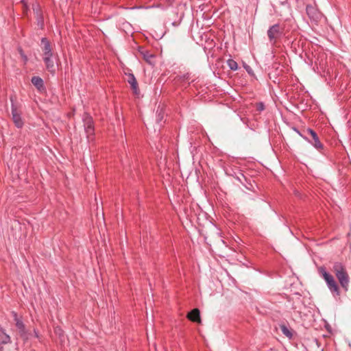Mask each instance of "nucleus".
I'll return each instance as SVG.
<instances>
[{
	"label": "nucleus",
	"mask_w": 351,
	"mask_h": 351,
	"mask_svg": "<svg viewBox=\"0 0 351 351\" xmlns=\"http://www.w3.org/2000/svg\"><path fill=\"white\" fill-rule=\"evenodd\" d=\"M332 271L338 279L341 287L347 291L350 283V278L345 265L340 262H335L332 265Z\"/></svg>",
	"instance_id": "f257e3e1"
},
{
	"label": "nucleus",
	"mask_w": 351,
	"mask_h": 351,
	"mask_svg": "<svg viewBox=\"0 0 351 351\" xmlns=\"http://www.w3.org/2000/svg\"><path fill=\"white\" fill-rule=\"evenodd\" d=\"M318 271L326 281L327 287L333 296H339L340 295L339 288L334 277L329 274L324 267H320L318 269Z\"/></svg>",
	"instance_id": "f03ea898"
},
{
	"label": "nucleus",
	"mask_w": 351,
	"mask_h": 351,
	"mask_svg": "<svg viewBox=\"0 0 351 351\" xmlns=\"http://www.w3.org/2000/svg\"><path fill=\"white\" fill-rule=\"evenodd\" d=\"M40 46L43 51V58L46 66H53L52 48L49 40L47 38H42Z\"/></svg>",
	"instance_id": "7ed1b4c3"
},
{
	"label": "nucleus",
	"mask_w": 351,
	"mask_h": 351,
	"mask_svg": "<svg viewBox=\"0 0 351 351\" xmlns=\"http://www.w3.org/2000/svg\"><path fill=\"white\" fill-rule=\"evenodd\" d=\"M12 315L19 335L24 341H27L30 338L31 333L26 328L22 318L19 317L16 312L12 311Z\"/></svg>",
	"instance_id": "20e7f679"
},
{
	"label": "nucleus",
	"mask_w": 351,
	"mask_h": 351,
	"mask_svg": "<svg viewBox=\"0 0 351 351\" xmlns=\"http://www.w3.org/2000/svg\"><path fill=\"white\" fill-rule=\"evenodd\" d=\"M305 132L311 136L312 140L308 137H303V138L311 144L317 151L321 152L322 150L324 149V145L319 141L317 134L311 128L306 129Z\"/></svg>",
	"instance_id": "39448f33"
},
{
	"label": "nucleus",
	"mask_w": 351,
	"mask_h": 351,
	"mask_svg": "<svg viewBox=\"0 0 351 351\" xmlns=\"http://www.w3.org/2000/svg\"><path fill=\"white\" fill-rule=\"evenodd\" d=\"M138 53L143 60L150 65L157 63L158 56L153 52L147 50L144 47H138Z\"/></svg>",
	"instance_id": "423d86ee"
},
{
	"label": "nucleus",
	"mask_w": 351,
	"mask_h": 351,
	"mask_svg": "<svg viewBox=\"0 0 351 351\" xmlns=\"http://www.w3.org/2000/svg\"><path fill=\"white\" fill-rule=\"evenodd\" d=\"M282 32L283 29L280 27L278 23L271 26L267 32L269 42L273 45L276 44V39L281 36Z\"/></svg>",
	"instance_id": "0eeeda50"
},
{
	"label": "nucleus",
	"mask_w": 351,
	"mask_h": 351,
	"mask_svg": "<svg viewBox=\"0 0 351 351\" xmlns=\"http://www.w3.org/2000/svg\"><path fill=\"white\" fill-rule=\"evenodd\" d=\"M12 105H11V114L12 119L15 125V126L18 128H22L24 122L21 117V112L18 110L16 106L14 104L12 99H10Z\"/></svg>",
	"instance_id": "6e6552de"
},
{
	"label": "nucleus",
	"mask_w": 351,
	"mask_h": 351,
	"mask_svg": "<svg viewBox=\"0 0 351 351\" xmlns=\"http://www.w3.org/2000/svg\"><path fill=\"white\" fill-rule=\"evenodd\" d=\"M82 120L87 138H90L95 134V128L93 118L89 114L84 113L82 117Z\"/></svg>",
	"instance_id": "1a4fd4ad"
},
{
	"label": "nucleus",
	"mask_w": 351,
	"mask_h": 351,
	"mask_svg": "<svg viewBox=\"0 0 351 351\" xmlns=\"http://www.w3.org/2000/svg\"><path fill=\"white\" fill-rule=\"evenodd\" d=\"M125 74L127 75L125 80L130 84L134 93L135 95L138 94V83L134 74L130 73V70L128 68L127 69V71L125 72Z\"/></svg>",
	"instance_id": "9d476101"
},
{
	"label": "nucleus",
	"mask_w": 351,
	"mask_h": 351,
	"mask_svg": "<svg viewBox=\"0 0 351 351\" xmlns=\"http://www.w3.org/2000/svg\"><path fill=\"white\" fill-rule=\"evenodd\" d=\"M313 69L315 73L324 77L326 80L331 79L333 67H313Z\"/></svg>",
	"instance_id": "9b49d317"
},
{
	"label": "nucleus",
	"mask_w": 351,
	"mask_h": 351,
	"mask_svg": "<svg viewBox=\"0 0 351 351\" xmlns=\"http://www.w3.org/2000/svg\"><path fill=\"white\" fill-rule=\"evenodd\" d=\"M187 317L192 322H200V312L198 308H194L191 311H190Z\"/></svg>",
	"instance_id": "f8f14e48"
},
{
	"label": "nucleus",
	"mask_w": 351,
	"mask_h": 351,
	"mask_svg": "<svg viewBox=\"0 0 351 351\" xmlns=\"http://www.w3.org/2000/svg\"><path fill=\"white\" fill-rule=\"evenodd\" d=\"M33 85L40 91L45 90L44 82L41 77L34 76L31 80Z\"/></svg>",
	"instance_id": "ddd939ff"
},
{
	"label": "nucleus",
	"mask_w": 351,
	"mask_h": 351,
	"mask_svg": "<svg viewBox=\"0 0 351 351\" xmlns=\"http://www.w3.org/2000/svg\"><path fill=\"white\" fill-rule=\"evenodd\" d=\"M306 12L311 19L315 20L316 19H317L318 12L317 9L312 5H306Z\"/></svg>",
	"instance_id": "4468645a"
},
{
	"label": "nucleus",
	"mask_w": 351,
	"mask_h": 351,
	"mask_svg": "<svg viewBox=\"0 0 351 351\" xmlns=\"http://www.w3.org/2000/svg\"><path fill=\"white\" fill-rule=\"evenodd\" d=\"M10 342V337L0 328V344H7Z\"/></svg>",
	"instance_id": "2eb2a0df"
},
{
	"label": "nucleus",
	"mask_w": 351,
	"mask_h": 351,
	"mask_svg": "<svg viewBox=\"0 0 351 351\" xmlns=\"http://www.w3.org/2000/svg\"><path fill=\"white\" fill-rule=\"evenodd\" d=\"M280 328L283 335H285L288 338L291 339L293 336L291 331L288 328V327L285 324H281L280 326Z\"/></svg>",
	"instance_id": "dca6fc26"
},
{
	"label": "nucleus",
	"mask_w": 351,
	"mask_h": 351,
	"mask_svg": "<svg viewBox=\"0 0 351 351\" xmlns=\"http://www.w3.org/2000/svg\"><path fill=\"white\" fill-rule=\"evenodd\" d=\"M33 10L36 17L43 14L38 4L33 5Z\"/></svg>",
	"instance_id": "f3484780"
},
{
	"label": "nucleus",
	"mask_w": 351,
	"mask_h": 351,
	"mask_svg": "<svg viewBox=\"0 0 351 351\" xmlns=\"http://www.w3.org/2000/svg\"><path fill=\"white\" fill-rule=\"evenodd\" d=\"M157 118H156V121L158 123H160L162 119H163V112H162V109H160L159 110V108H158L157 110Z\"/></svg>",
	"instance_id": "a211bd4d"
},
{
	"label": "nucleus",
	"mask_w": 351,
	"mask_h": 351,
	"mask_svg": "<svg viewBox=\"0 0 351 351\" xmlns=\"http://www.w3.org/2000/svg\"><path fill=\"white\" fill-rule=\"evenodd\" d=\"M226 62L228 66H238V64L233 59L230 58V56H229V58L226 60Z\"/></svg>",
	"instance_id": "6ab92c4d"
},
{
	"label": "nucleus",
	"mask_w": 351,
	"mask_h": 351,
	"mask_svg": "<svg viewBox=\"0 0 351 351\" xmlns=\"http://www.w3.org/2000/svg\"><path fill=\"white\" fill-rule=\"evenodd\" d=\"M36 19L38 25L42 28L44 25V19L43 14L40 15L39 16H36Z\"/></svg>",
	"instance_id": "aec40b11"
},
{
	"label": "nucleus",
	"mask_w": 351,
	"mask_h": 351,
	"mask_svg": "<svg viewBox=\"0 0 351 351\" xmlns=\"http://www.w3.org/2000/svg\"><path fill=\"white\" fill-rule=\"evenodd\" d=\"M265 105L263 102H259L256 105V110L259 112L264 110Z\"/></svg>",
	"instance_id": "412c9836"
},
{
	"label": "nucleus",
	"mask_w": 351,
	"mask_h": 351,
	"mask_svg": "<svg viewBox=\"0 0 351 351\" xmlns=\"http://www.w3.org/2000/svg\"><path fill=\"white\" fill-rule=\"evenodd\" d=\"M18 51L21 55V56L23 58L24 61H25V63H26L27 60V57L25 55L23 49L21 48H19L18 49Z\"/></svg>",
	"instance_id": "4be33fe9"
},
{
	"label": "nucleus",
	"mask_w": 351,
	"mask_h": 351,
	"mask_svg": "<svg viewBox=\"0 0 351 351\" xmlns=\"http://www.w3.org/2000/svg\"><path fill=\"white\" fill-rule=\"evenodd\" d=\"M55 332H56V335H58L59 337L62 336V335H63V333H64L63 330H62V328H60V327H56V328H55Z\"/></svg>",
	"instance_id": "5701e85b"
},
{
	"label": "nucleus",
	"mask_w": 351,
	"mask_h": 351,
	"mask_svg": "<svg viewBox=\"0 0 351 351\" xmlns=\"http://www.w3.org/2000/svg\"><path fill=\"white\" fill-rule=\"evenodd\" d=\"M246 71L251 75H254V72L252 70V67H244Z\"/></svg>",
	"instance_id": "b1692460"
},
{
	"label": "nucleus",
	"mask_w": 351,
	"mask_h": 351,
	"mask_svg": "<svg viewBox=\"0 0 351 351\" xmlns=\"http://www.w3.org/2000/svg\"><path fill=\"white\" fill-rule=\"evenodd\" d=\"M34 335L36 338H37L40 340V335L36 329H34Z\"/></svg>",
	"instance_id": "393cba45"
},
{
	"label": "nucleus",
	"mask_w": 351,
	"mask_h": 351,
	"mask_svg": "<svg viewBox=\"0 0 351 351\" xmlns=\"http://www.w3.org/2000/svg\"><path fill=\"white\" fill-rule=\"evenodd\" d=\"M294 130L300 135L302 138L306 137V136L303 135L298 129L295 128Z\"/></svg>",
	"instance_id": "a878e982"
},
{
	"label": "nucleus",
	"mask_w": 351,
	"mask_h": 351,
	"mask_svg": "<svg viewBox=\"0 0 351 351\" xmlns=\"http://www.w3.org/2000/svg\"><path fill=\"white\" fill-rule=\"evenodd\" d=\"M241 67H230V69L232 71H237Z\"/></svg>",
	"instance_id": "bb28decb"
},
{
	"label": "nucleus",
	"mask_w": 351,
	"mask_h": 351,
	"mask_svg": "<svg viewBox=\"0 0 351 351\" xmlns=\"http://www.w3.org/2000/svg\"><path fill=\"white\" fill-rule=\"evenodd\" d=\"M271 73L269 72V79H271V78H272V77H271Z\"/></svg>",
	"instance_id": "cd10ccee"
},
{
	"label": "nucleus",
	"mask_w": 351,
	"mask_h": 351,
	"mask_svg": "<svg viewBox=\"0 0 351 351\" xmlns=\"http://www.w3.org/2000/svg\"><path fill=\"white\" fill-rule=\"evenodd\" d=\"M237 180H239L240 182H241V179L239 177L237 178Z\"/></svg>",
	"instance_id": "c85d7f7f"
}]
</instances>
